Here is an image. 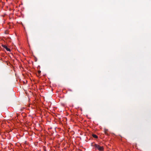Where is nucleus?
<instances>
[{"mask_svg": "<svg viewBox=\"0 0 151 151\" xmlns=\"http://www.w3.org/2000/svg\"><path fill=\"white\" fill-rule=\"evenodd\" d=\"M93 146L95 148L96 150L97 149L100 151H103L104 150V148L103 146H101L96 144H95Z\"/></svg>", "mask_w": 151, "mask_h": 151, "instance_id": "f257e3e1", "label": "nucleus"}, {"mask_svg": "<svg viewBox=\"0 0 151 151\" xmlns=\"http://www.w3.org/2000/svg\"><path fill=\"white\" fill-rule=\"evenodd\" d=\"M1 46L4 48H5L6 50L9 51H11V50L10 49L8 48L6 45L3 44L1 45Z\"/></svg>", "mask_w": 151, "mask_h": 151, "instance_id": "f03ea898", "label": "nucleus"}, {"mask_svg": "<svg viewBox=\"0 0 151 151\" xmlns=\"http://www.w3.org/2000/svg\"><path fill=\"white\" fill-rule=\"evenodd\" d=\"M92 136L94 138H98V136L96 134H93Z\"/></svg>", "mask_w": 151, "mask_h": 151, "instance_id": "7ed1b4c3", "label": "nucleus"}, {"mask_svg": "<svg viewBox=\"0 0 151 151\" xmlns=\"http://www.w3.org/2000/svg\"><path fill=\"white\" fill-rule=\"evenodd\" d=\"M40 73H41V71L40 70L38 71V73L39 74V75L40 74Z\"/></svg>", "mask_w": 151, "mask_h": 151, "instance_id": "20e7f679", "label": "nucleus"}, {"mask_svg": "<svg viewBox=\"0 0 151 151\" xmlns=\"http://www.w3.org/2000/svg\"><path fill=\"white\" fill-rule=\"evenodd\" d=\"M105 134H106V131H105Z\"/></svg>", "mask_w": 151, "mask_h": 151, "instance_id": "39448f33", "label": "nucleus"}]
</instances>
